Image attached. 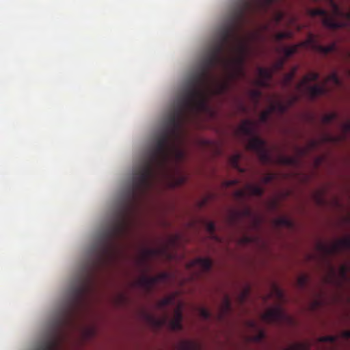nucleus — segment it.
Segmentation results:
<instances>
[{
  "label": "nucleus",
  "mask_w": 350,
  "mask_h": 350,
  "mask_svg": "<svg viewBox=\"0 0 350 350\" xmlns=\"http://www.w3.org/2000/svg\"><path fill=\"white\" fill-rule=\"evenodd\" d=\"M224 68L227 71V77L230 81L243 78L245 76L244 67L230 66Z\"/></svg>",
  "instance_id": "4468645a"
},
{
  "label": "nucleus",
  "mask_w": 350,
  "mask_h": 350,
  "mask_svg": "<svg viewBox=\"0 0 350 350\" xmlns=\"http://www.w3.org/2000/svg\"><path fill=\"white\" fill-rule=\"evenodd\" d=\"M186 181H187V177L185 175H183V174H180L176 178V180L175 181V185L176 186H180V185L185 184V183Z\"/></svg>",
  "instance_id": "09e8293b"
},
{
  "label": "nucleus",
  "mask_w": 350,
  "mask_h": 350,
  "mask_svg": "<svg viewBox=\"0 0 350 350\" xmlns=\"http://www.w3.org/2000/svg\"><path fill=\"white\" fill-rule=\"evenodd\" d=\"M276 293L278 295V297L280 299H283V293L280 289L275 288Z\"/></svg>",
  "instance_id": "bf43d9fd"
},
{
  "label": "nucleus",
  "mask_w": 350,
  "mask_h": 350,
  "mask_svg": "<svg viewBox=\"0 0 350 350\" xmlns=\"http://www.w3.org/2000/svg\"><path fill=\"white\" fill-rule=\"evenodd\" d=\"M239 131L241 134L250 137L247 148L254 151L261 163L267 164L271 162V156L267 148L266 142L259 137L254 135L255 124L252 120H244L239 126Z\"/></svg>",
  "instance_id": "20e7f679"
},
{
  "label": "nucleus",
  "mask_w": 350,
  "mask_h": 350,
  "mask_svg": "<svg viewBox=\"0 0 350 350\" xmlns=\"http://www.w3.org/2000/svg\"><path fill=\"white\" fill-rule=\"evenodd\" d=\"M309 282V278L307 275H301L297 280V284L301 289H304L306 287Z\"/></svg>",
  "instance_id": "7c9ffc66"
},
{
  "label": "nucleus",
  "mask_w": 350,
  "mask_h": 350,
  "mask_svg": "<svg viewBox=\"0 0 350 350\" xmlns=\"http://www.w3.org/2000/svg\"><path fill=\"white\" fill-rule=\"evenodd\" d=\"M178 350H200L199 345L191 340H181L176 345Z\"/></svg>",
  "instance_id": "dca6fc26"
},
{
  "label": "nucleus",
  "mask_w": 350,
  "mask_h": 350,
  "mask_svg": "<svg viewBox=\"0 0 350 350\" xmlns=\"http://www.w3.org/2000/svg\"><path fill=\"white\" fill-rule=\"evenodd\" d=\"M146 318L149 324L156 330H159L164 326L167 327L168 316L166 314L161 317H156L152 314H147Z\"/></svg>",
  "instance_id": "f8f14e48"
},
{
  "label": "nucleus",
  "mask_w": 350,
  "mask_h": 350,
  "mask_svg": "<svg viewBox=\"0 0 350 350\" xmlns=\"http://www.w3.org/2000/svg\"><path fill=\"white\" fill-rule=\"evenodd\" d=\"M318 250L325 256H332L340 253L342 250L350 249V237H345L339 239L332 244L319 243L317 245Z\"/></svg>",
  "instance_id": "39448f33"
},
{
  "label": "nucleus",
  "mask_w": 350,
  "mask_h": 350,
  "mask_svg": "<svg viewBox=\"0 0 350 350\" xmlns=\"http://www.w3.org/2000/svg\"><path fill=\"white\" fill-rule=\"evenodd\" d=\"M332 272L334 273V270L332 267H331Z\"/></svg>",
  "instance_id": "0e129e2a"
},
{
  "label": "nucleus",
  "mask_w": 350,
  "mask_h": 350,
  "mask_svg": "<svg viewBox=\"0 0 350 350\" xmlns=\"http://www.w3.org/2000/svg\"><path fill=\"white\" fill-rule=\"evenodd\" d=\"M329 4L333 12V16H332L334 20L335 17H345L348 20H350V11L349 12H343L334 0L330 2Z\"/></svg>",
  "instance_id": "f3484780"
},
{
  "label": "nucleus",
  "mask_w": 350,
  "mask_h": 350,
  "mask_svg": "<svg viewBox=\"0 0 350 350\" xmlns=\"http://www.w3.org/2000/svg\"><path fill=\"white\" fill-rule=\"evenodd\" d=\"M299 46H300V45L297 44V45H293L291 46L284 47L283 52H284V54L286 58H288V57H291L293 55H294L295 53H296L297 52Z\"/></svg>",
  "instance_id": "cd10ccee"
},
{
  "label": "nucleus",
  "mask_w": 350,
  "mask_h": 350,
  "mask_svg": "<svg viewBox=\"0 0 350 350\" xmlns=\"http://www.w3.org/2000/svg\"><path fill=\"white\" fill-rule=\"evenodd\" d=\"M332 81L336 86H341L342 82L340 79H339L338 74L336 72H332L330 74L324 81L323 84H326L327 82Z\"/></svg>",
  "instance_id": "a878e982"
},
{
  "label": "nucleus",
  "mask_w": 350,
  "mask_h": 350,
  "mask_svg": "<svg viewBox=\"0 0 350 350\" xmlns=\"http://www.w3.org/2000/svg\"><path fill=\"white\" fill-rule=\"evenodd\" d=\"M174 320H176V321H178L181 322L182 323V320H183V314H182V312H181V310L180 308H177L175 310H174V318H173Z\"/></svg>",
  "instance_id": "49530a36"
},
{
  "label": "nucleus",
  "mask_w": 350,
  "mask_h": 350,
  "mask_svg": "<svg viewBox=\"0 0 350 350\" xmlns=\"http://www.w3.org/2000/svg\"><path fill=\"white\" fill-rule=\"evenodd\" d=\"M349 269V267L345 265H342L340 267L338 272H339V275L342 279L346 280L347 278V273H348Z\"/></svg>",
  "instance_id": "f704fd0d"
},
{
  "label": "nucleus",
  "mask_w": 350,
  "mask_h": 350,
  "mask_svg": "<svg viewBox=\"0 0 350 350\" xmlns=\"http://www.w3.org/2000/svg\"><path fill=\"white\" fill-rule=\"evenodd\" d=\"M349 75H350V70L349 71Z\"/></svg>",
  "instance_id": "338daca9"
},
{
  "label": "nucleus",
  "mask_w": 350,
  "mask_h": 350,
  "mask_svg": "<svg viewBox=\"0 0 350 350\" xmlns=\"http://www.w3.org/2000/svg\"><path fill=\"white\" fill-rule=\"evenodd\" d=\"M150 270V267L143 268V275L140 276L136 281V285L143 288L146 293H151L155 285L159 283V280L157 275L148 276L146 273Z\"/></svg>",
  "instance_id": "1a4fd4ad"
},
{
  "label": "nucleus",
  "mask_w": 350,
  "mask_h": 350,
  "mask_svg": "<svg viewBox=\"0 0 350 350\" xmlns=\"http://www.w3.org/2000/svg\"><path fill=\"white\" fill-rule=\"evenodd\" d=\"M301 44L305 46H309L312 50L316 51L317 48V46L319 45V43L316 36L312 33H310L306 40Z\"/></svg>",
  "instance_id": "b1692460"
},
{
  "label": "nucleus",
  "mask_w": 350,
  "mask_h": 350,
  "mask_svg": "<svg viewBox=\"0 0 350 350\" xmlns=\"http://www.w3.org/2000/svg\"><path fill=\"white\" fill-rule=\"evenodd\" d=\"M275 178V174L273 173H269L266 174L262 178V181L264 184L270 183Z\"/></svg>",
  "instance_id": "c03bdc74"
},
{
  "label": "nucleus",
  "mask_w": 350,
  "mask_h": 350,
  "mask_svg": "<svg viewBox=\"0 0 350 350\" xmlns=\"http://www.w3.org/2000/svg\"><path fill=\"white\" fill-rule=\"evenodd\" d=\"M298 98L297 96H293L286 104L281 101H277L270 105L271 111H278L281 114L284 113L291 106L298 100Z\"/></svg>",
  "instance_id": "9b49d317"
},
{
  "label": "nucleus",
  "mask_w": 350,
  "mask_h": 350,
  "mask_svg": "<svg viewBox=\"0 0 350 350\" xmlns=\"http://www.w3.org/2000/svg\"><path fill=\"white\" fill-rule=\"evenodd\" d=\"M337 340V336H322L319 338V341L323 342L335 343Z\"/></svg>",
  "instance_id": "58836bf2"
},
{
  "label": "nucleus",
  "mask_w": 350,
  "mask_h": 350,
  "mask_svg": "<svg viewBox=\"0 0 350 350\" xmlns=\"http://www.w3.org/2000/svg\"><path fill=\"white\" fill-rule=\"evenodd\" d=\"M242 155L241 153H236L230 158V163L234 168L237 169L240 172L243 173L245 172V170L239 166V161Z\"/></svg>",
  "instance_id": "4be33fe9"
},
{
  "label": "nucleus",
  "mask_w": 350,
  "mask_h": 350,
  "mask_svg": "<svg viewBox=\"0 0 350 350\" xmlns=\"http://www.w3.org/2000/svg\"><path fill=\"white\" fill-rule=\"evenodd\" d=\"M239 109L242 112H246L247 111V107L243 103H240L239 105Z\"/></svg>",
  "instance_id": "13d9d810"
},
{
  "label": "nucleus",
  "mask_w": 350,
  "mask_h": 350,
  "mask_svg": "<svg viewBox=\"0 0 350 350\" xmlns=\"http://www.w3.org/2000/svg\"><path fill=\"white\" fill-rule=\"evenodd\" d=\"M345 128L347 131H350V123H346L345 124Z\"/></svg>",
  "instance_id": "680f3d73"
},
{
  "label": "nucleus",
  "mask_w": 350,
  "mask_h": 350,
  "mask_svg": "<svg viewBox=\"0 0 350 350\" xmlns=\"http://www.w3.org/2000/svg\"><path fill=\"white\" fill-rule=\"evenodd\" d=\"M284 12L282 11H275L273 16V20L275 23V25H278L279 23L283 20L284 18Z\"/></svg>",
  "instance_id": "72a5a7b5"
},
{
  "label": "nucleus",
  "mask_w": 350,
  "mask_h": 350,
  "mask_svg": "<svg viewBox=\"0 0 350 350\" xmlns=\"http://www.w3.org/2000/svg\"><path fill=\"white\" fill-rule=\"evenodd\" d=\"M245 239H246V241H250V240H249V239H250L249 238H245Z\"/></svg>",
  "instance_id": "69168bd1"
},
{
  "label": "nucleus",
  "mask_w": 350,
  "mask_h": 350,
  "mask_svg": "<svg viewBox=\"0 0 350 350\" xmlns=\"http://www.w3.org/2000/svg\"><path fill=\"white\" fill-rule=\"evenodd\" d=\"M292 33L291 31L279 32L275 34L274 38L276 41H281L285 38H291Z\"/></svg>",
  "instance_id": "473e14b6"
},
{
  "label": "nucleus",
  "mask_w": 350,
  "mask_h": 350,
  "mask_svg": "<svg viewBox=\"0 0 350 350\" xmlns=\"http://www.w3.org/2000/svg\"><path fill=\"white\" fill-rule=\"evenodd\" d=\"M319 73L312 72H310L308 75H305L301 80V81L297 84V89L301 90L304 86H306L308 85V83L310 81H316L319 78Z\"/></svg>",
  "instance_id": "a211bd4d"
},
{
  "label": "nucleus",
  "mask_w": 350,
  "mask_h": 350,
  "mask_svg": "<svg viewBox=\"0 0 350 350\" xmlns=\"http://www.w3.org/2000/svg\"><path fill=\"white\" fill-rule=\"evenodd\" d=\"M231 310L232 306L230 299L228 295H225L221 306V314L219 318H221L222 316L230 312Z\"/></svg>",
  "instance_id": "412c9836"
},
{
  "label": "nucleus",
  "mask_w": 350,
  "mask_h": 350,
  "mask_svg": "<svg viewBox=\"0 0 350 350\" xmlns=\"http://www.w3.org/2000/svg\"><path fill=\"white\" fill-rule=\"evenodd\" d=\"M342 336L345 338H347V339L350 338V329L349 330L343 331L342 333Z\"/></svg>",
  "instance_id": "4d7b16f0"
},
{
  "label": "nucleus",
  "mask_w": 350,
  "mask_h": 350,
  "mask_svg": "<svg viewBox=\"0 0 350 350\" xmlns=\"http://www.w3.org/2000/svg\"><path fill=\"white\" fill-rule=\"evenodd\" d=\"M232 49L234 50L237 53V55L232 59H228L227 62L228 65H224V67L230 66H239L244 67L246 61V57L249 53L248 46L244 43H239L235 47H232Z\"/></svg>",
  "instance_id": "6e6552de"
},
{
  "label": "nucleus",
  "mask_w": 350,
  "mask_h": 350,
  "mask_svg": "<svg viewBox=\"0 0 350 350\" xmlns=\"http://www.w3.org/2000/svg\"><path fill=\"white\" fill-rule=\"evenodd\" d=\"M246 189L247 191L248 196H255L258 197H261L265 191L262 187L254 184H247Z\"/></svg>",
  "instance_id": "6ab92c4d"
},
{
  "label": "nucleus",
  "mask_w": 350,
  "mask_h": 350,
  "mask_svg": "<svg viewBox=\"0 0 350 350\" xmlns=\"http://www.w3.org/2000/svg\"><path fill=\"white\" fill-rule=\"evenodd\" d=\"M165 250V247L144 249L138 259V264L143 268L150 267L148 264V260L153 257L164 254Z\"/></svg>",
  "instance_id": "9d476101"
},
{
  "label": "nucleus",
  "mask_w": 350,
  "mask_h": 350,
  "mask_svg": "<svg viewBox=\"0 0 350 350\" xmlns=\"http://www.w3.org/2000/svg\"><path fill=\"white\" fill-rule=\"evenodd\" d=\"M189 266H198L202 269V271H208L211 269L212 261L208 258L199 257L192 260Z\"/></svg>",
  "instance_id": "2eb2a0df"
},
{
  "label": "nucleus",
  "mask_w": 350,
  "mask_h": 350,
  "mask_svg": "<svg viewBox=\"0 0 350 350\" xmlns=\"http://www.w3.org/2000/svg\"><path fill=\"white\" fill-rule=\"evenodd\" d=\"M310 98L314 100L319 96L325 95L329 92L325 84L314 85L312 86H305Z\"/></svg>",
  "instance_id": "ddd939ff"
},
{
  "label": "nucleus",
  "mask_w": 350,
  "mask_h": 350,
  "mask_svg": "<svg viewBox=\"0 0 350 350\" xmlns=\"http://www.w3.org/2000/svg\"><path fill=\"white\" fill-rule=\"evenodd\" d=\"M230 81L228 78L224 81H217L214 76L213 80L207 85L203 103H198L196 100L187 103L186 90H183L174 103L152 147L146 154L142 163L134 172L131 185L126 192L125 204L111 226H127V217L133 204L152 187L154 180L168 175L172 161L178 163L184 160L185 152L178 144L183 125L192 116L207 109L211 96L226 93L230 88Z\"/></svg>",
  "instance_id": "f257e3e1"
},
{
  "label": "nucleus",
  "mask_w": 350,
  "mask_h": 350,
  "mask_svg": "<svg viewBox=\"0 0 350 350\" xmlns=\"http://www.w3.org/2000/svg\"><path fill=\"white\" fill-rule=\"evenodd\" d=\"M323 140L325 142H336L338 141V139L336 137L327 135L324 137Z\"/></svg>",
  "instance_id": "5fc2aeb1"
},
{
  "label": "nucleus",
  "mask_w": 350,
  "mask_h": 350,
  "mask_svg": "<svg viewBox=\"0 0 350 350\" xmlns=\"http://www.w3.org/2000/svg\"><path fill=\"white\" fill-rule=\"evenodd\" d=\"M271 113L273 112L271 111L270 107L269 108L268 110L262 111L260 115V120L262 122H266L268 120L269 117Z\"/></svg>",
  "instance_id": "a19ab883"
},
{
  "label": "nucleus",
  "mask_w": 350,
  "mask_h": 350,
  "mask_svg": "<svg viewBox=\"0 0 350 350\" xmlns=\"http://www.w3.org/2000/svg\"><path fill=\"white\" fill-rule=\"evenodd\" d=\"M199 314L204 320L209 319L211 316V312L206 308L203 307L199 308Z\"/></svg>",
  "instance_id": "4c0bfd02"
},
{
  "label": "nucleus",
  "mask_w": 350,
  "mask_h": 350,
  "mask_svg": "<svg viewBox=\"0 0 350 350\" xmlns=\"http://www.w3.org/2000/svg\"><path fill=\"white\" fill-rule=\"evenodd\" d=\"M250 325H251L252 327H254V326H256V323H255V322H254V321H251V322H250Z\"/></svg>",
  "instance_id": "e2e57ef3"
},
{
  "label": "nucleus",
  "mask_w": 350,
  "mask_h": 350,
  "mask_svg": "<svg viewBox=\"0 0 350 350\" xmlns=\"http://www.w3.org/2000/svg\"><path fill=\"white\" fill-rule=\"evenodd\" d=\"M277 162L282 165H296L298 163V160L294 157L280 155L277 159Z\"/></svg>",
  "instance_id": "aec40b11"
},
{
  "label": "nucleus",
  "mask_w": 350,
  "mask_h": 350,
  "mask_svg": "<svg viewBox=\"0 0 350 350\" xmlns=\"http://www.w3.org/2000/svg\"><path fill=\"white\" fill-rule=\"evenodd\" d=\"M219 66L224 67V63L207 53L198 70L190 77L184 88L183 90H186L187 103H191L195 100L198 103H204L207 85L213 80V70Z\"/></svg>",
  "instance_id": "7ed1b4c3"
},
{
  "label": "nucleus",
  "mask_w": 350,
  "mask_h": 350,
  "mask_svg": "<svg viewBox=\"0 0 350 350\" xmlns=\"http://www.w3.org/2000/svg\"><path fill=\"white\" fill-rule=\"evenodd\" d=\"M277 221L278 224L280 225L284 226L288 228L293 227V222L286 217H280L278 219Z\"/></svg>",
  "instance_id": "ea45409f"
},
{
  "label": "nucleus",
  "mask_w": 350,
  "mask_h": 350,
  "mask_svg": "<svg viewBox=\"0 0 350 350\" xmlns=\"http://www.w3.org/2000/svg\"><path fill=\"white\" fill-rule=\"evenodd\" d=\"M167 327L170 329L173 330V331L181 330L183 329V325H182L181 322L178 321V320L176 321L174 319H170L169 318H168V322L167 324Z\"/></svg>",
  "instance_id": "bb28decb"
},
{
  "label": "nucleus",
  "mask_w": 350,
  "mask_h": 350,
  "mask_svg": "<svg viewBox=\"0 0 350 350\" xmlns=\"http://www.w3.org/2000/svg\"><path fill=\"white\" fill-rule=\"evenodd\" d=\"M284 60H280L279 62H278L275 65V69H280V68H282L284 66Z\"/></svg>",
  "instance_id": "6e6d98bb"
},
{
  "label": "nucleus",
  "mask_w": 350,
  "mask_h": 350,
  "mask_svg": "<svg viewBox=\"0 0 350 350\" xmlns=\"http://www.w3.org/2000/svg\"><path fill=\"white\" fill-rule=\"evenodd\" d=\"M336 116L337 115L335 113L326 114L323 117V122L329 124L336 118Z\"/></svg>",
  "instance_id": "c9c22d12"
},
{
  "label": "nucleus",
  "mask_w": 350,
  "mask_h": 350,
  "mask_svg": "<svg viewBox=\"0 0 350 350\" xmlns=\"http://www.w3.org/2000/svg\"><path fill=\"white\" fill-rule=\"evenodd\" d=\"M234 197L239 200L244 199L247 196H248V193L247 189H239L237 190L234 193Z\"/></svg>",
  "instance_id": "e433bc0d"
},
{
  "label": "nucleus",
  "mask_w": 350,
  "mask_h": 350,
  "mask_svg": "<svg viewBox=\"0 0 350 350\" xmlns=\"http://www.w3.org/2000/svg\"><path fill=\"white\" fill-rule=\"evenodd\" d=\"M159 282L165 281L169 278V274L167 272H162L158 274L157 275Z\"/></svg>",
  "instance_id": "3c124183"
},
{
  "label": "nucleus",
  "mask_w": 350,
  "mask_h": 350,
  "mask_svg": "<svg viewBox=\"0 0 350 350\" xmlns=\"http://www.w3.org/2000/svg\"><path fill=\"white\" fill-rule=\"evenodd\" d=\"M265 334L263 331L260 330L258 334L254 336V340L256 342H260L264 339Z\"/></svg>",
  "instance_id": "864d4df0"
},
{
  "label": "nucleus",
  "mask_w": 350,
  "mask_h": 350,
  "mask_svg": "<svg viewBox=\"0 0 350 350\" xmlns=\"http://www.w3.org/2000/svg\"><path fill=\"white\" fill-rule=\"evenodd\" d=\"M239 183V180L237 179H234V180H226L224 182V185L226 187H231V186H234V185H238Z\"/></svg>",
  "instance_id": "603ef678"
},
{
  "label": "nucleus",
  "mask_w": 350,
  "mask_h": 350,
  "mask_svg": "<svg viewBox=\"0 0 350 350\" xmlns=\"http://www.w3.org/2000/svg\"><path fill=\"white\" fill-rule=\"evenodd\" d=\"M317 145H318V142L316 140H312L310 142L309 147L308 148H303V149H300L299 150L301 154H305L309 150V149L313 148L316 147Z\"/></svg>",
  "instance_id": "de8ad7c7"
},
{
  "label": "nucleus",
  "mask_w": 350,
  "mask_h": 350,
  "mask_svg": "<svg viewBox=\"0 0 350 350\" xmlns=\"http://www.w3.org/2000/svg\"><path fill=\"white\" fill-rule=\"evenodd\" d=\"M256 83L257 85L260 87H264L267 88L269 86V82L265 79L259 78L256 81Z\"/></svg>",
  "instance_id": "8fccbe9b"
},
{
  "label": "nucleus",
  "mask_w": 350,
  "mask_h": 350,
  "mask_svg": "<svg viewBox=\"0 0 350 350\" xmlns=\"http://www.w3.org/2000/svg\"><path fill=\"white\" fill-rule=\"evenodd\" d=\"M248 292L247 291H245L241 295V297H240V299H241V301L243 302L245 298V297L247 296Z\"/></svg>",
  "instance_id": "052dcab7"
},
{
  "label": "nucleus",
  "mask_w": 350,
  "mask_h": 350,
  "mask_svg": "<svg viewBox=\"0 0 350 350\" xmlns=\"http://www.w3.org/2000/svg\"><path fill=\"white\" fill-rule=\"evenodd\" d=\"M309 345L305 342H297L284 350H309Z\"/></svg>",
  "instance_id": "c756f323"
},
{
  "label": "nucleus",
  "mask_w": 350,
  "mask_h": 350,
  "mask_svg": "<svg viewBox=\"0 0 350 350\" xmlns=\"http://www.w3.org/2000/svg\"><path fill=\"white\" fill-rule=\"evenodd\" d=\"M173 300H174V297H172V296L166 297L161 299L157 303V307L160 309H162V308H165V306L171 304L172 303Z\"/></svg>",
  "instance_id": "2f4dec72"
},
{
  "label": "nucleus",
  "mask_w": 350,
  "mask_h": 350,
  "mask_svg": "<svg viewBox=\"0 0 350 350\" xmlns=\"http://www.w3.org/2000/svg\"><path fill=\"white\" fill-rule=\"evenodd\" d=\"M261 96L262 92L259 90H252L250 92V96L255 105H258Z\"/></svg>",
  "instance_id": "c85d7f7f"
},
{
  "label": "nucleus",
  "mask_w": 350,
  "mask_h": 350,
  "mask_svg": "<svg viewBox=\"0 0 350 350\" xmlns=\"http://www.w3.org/2000/svg\"><path fill=\"white\" fill-rule=\"evenodd\" d=\"M261 318L265 322L268 323H274L282 324L283 323H291L293 321L292 318L289 317L280 306L269 309L262 314Z\"/></svg>",
  "instance_id": "423d86ee"
},
{
  "label": "nucleus",
  "mask_w": 350,
  "mask_h": 350,
  "mask_svg": "<svg viewBox=\"0 0 350 350\" xmlns=\"http://www.w3.org/2000/svg\"><path fill=\"white\" fill-rule=\"evenodd\" d=\"M258 72L260 78L269 81L272 79L273 70L269 68L259 67L258 68Z\"/></svg>",
  "instance_id": "393cba45"
},
{
  "label": "nucleus",
  "mask_w": 350,
  "mask_h": 350,
  "mask_svg": "<svg viewBox=\"0 0 350 350\" xmlns=\"http://www.w3.org/2000/svg\"><path fill=\"white\" fill-rule=\"evenodd\" d=\"M317 47V48L315 51L325 55L332 52H334L336 49V44L335 42H332L328 46H323L319 44V45Z\"/></svg>",
  "instance_id": "5701e85b"
},
{
  "label": "nucleus",
  "mask_w": 350,
  "mask_h": 350,
  "mask_svg": "<svg viewBox=\"0 0 350 350\" xmlns=\"http://www.w3.org/2000/svg\"><path fill=\"white\" fill-rule=\"evenodd\" d=\"M206 230L211 234H213L215 231V224L213 221H206Z\"/></svg>",
  "instance_id": "37998d69"
},
{
  "label": "nucleus",
  "mask_w": 350,
  "mask_h": 350,
  "mask_svg": "<svg viewBox=\"0 0 350 350\" xmlns=\"http://www.w3.org/2000/svg\"><path fill=\"white\" fill-rule=\"evenodd\" d=\"M295 71H296V69H295L291 72L288 73L285 75L284 79V82L286 85H287L292 81V80L294 78Z\"/></svg>",
  "instance_id": "a18cd8bd"
},
{
  "label": "nucleus",
  "mask_w": 350,
  "mask_h": 350,
  "mask_svg": "<svg viewBox=\"0 0 350 350\" xmlns=\"http://www.w3.org/2000/svg\"><path fill=\"white\" fill-rule=\"evenodd\" d=\"M308 12L311 16H321L323 25L327 28L336 29L343 27V24L342 23L334 20V18L323 8L309 9Z\"/></svg>",
  "instance_id": "0eeeda50"
},
{
  "label": "nucleus",
  "mask_w": 350,
  "mask_h": 350,
  "mask_svg": "<svg viewBox=\"0 0 350 350\" xmlns=\"http://www.w3.org/2000/svg\"><path fill=\"white\" fill-rule=\"evenodd\" d=\"M237 217L243 216V217H250L252 215V211L249 207H245L241 211H237L235 213Z\"/></svg>",
  "instance_id": "79ce46f5"
},
{
  "label": "nucleus",
  "mask_w": 350,
  "mask_h": 350,
  "mask_svg": "<svg viewBox=\"0 0 350 350\" xmlns=\"http://www.w3.org/2000/svg\"><path fill=\"white\" fill-rule=\"evenodd\" d=\"M275 0H239L237 7L231 15L230 20L219 31L217 37L208 50V53L217 57L228 65L225 52L227 48L232 49L231 41H239L238 29L241 27L247 14L252 13L259 8H265L271 5Z\"/></svg>",
  "instance_id": "f03ea898"
}]
</instances>
